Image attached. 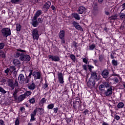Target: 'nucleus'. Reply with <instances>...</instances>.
<instances>
[{"mask_svg": "<svg viewBox=\"0 0 125 125\" xmlns=\"http://www.w3.org/2000/svg\"><path fill=\"white\" fill-rule=\"evenodd\" d=\"M114 119H115V120H116L117 121H119V120H120V116H119V115H115Z\"/></svg>", "mask_w": 125, "mask_h": 125, "instance_id": "nucleus-58", "label": "nucleus"}, {"mask_svg": "<svg viewBox=\"0 0 125 125\" xmlns=\"http://www.w3.org/2000/svg\"><path fill=\"white\" fill-rule=\"evenodd\" d=\"M38 112V108H36L34 110L32 113L30 114L31 116V119L30 121V122H34V121H36V115H37V112Z\"/></svg>", "mask_w": 125, "mask_h": 125, "instance_id": "nucleus-9", "label": "nucleus"}, {"mask_svg": "<svg viewBox=\"0 0 125 125\" xmlns=\"http://www.w3.org/2000/svg\"><path fill=\"white\" fill-rule=\"evenodd\" d=\"M84 114H85V115H86V114H87L88 113V110L86 109L83 112Z\"/></svg>", "mask_w": 125, "mask_h": 125, "instance_id": "nucleus-62", "label": "nucleus"}, {"mask_svg": "<svg viewBox=\"0 0 125 125\" xmlns=\"http://www.w3.org/2000/svg\"><path fill=\"white\" fill-rule=\"evenodd\" d=\"M32 36L34 40H36V41L39 40L40 36L39 35V31H38V29H35L32 31Z\"/></svg>", "mask_w": 125, "mask_h": 125, "instance_id": "nucleus-4", "label": "nucleus"}, {"mask_svg": "<svg viewBox=\"0 0 125 125\" xmlns=\"http://www.w3.org/2000/svg\"><path fill=\"white\" fill-rule=\"evenodd\" d=\"M112 64L113 66H118V61L115 60H113L112 61Z\"/></svg>", "mask_w": 125, "mask_h": 125, "instance_id": "nucleus-35", "label": "nucleus"}, {"mask_svg": "<svg viewBox=\"0 0 125 125\" xmlns=\"http://www.w3.org/2000/svg\"><path fill=\"white\" fill-rule=\"evenodd\" d=\"M31 24L33 27H37L39 25V22L37 21V19H35V18H33Z\"/></svg>", "mask_w": 125, "mask_h": 125, "instance_id": "nucleus-18", "label": "nucleus"}, {"mask_svg": "<svg viewBox=\"0 0 125 125\" xmlns=\"http://www.w3.org/2000/svg\"><path fill=\"white\" fill-rule=\"evenodd\" d=\"M20 125L19 120L18 119H17L15 122V125Z\"/></svg>", "mask_w": 125, "mask_h": 125, "instance_id": "nucleus-54", "label": "nucleus"}, {"mask_svg": "<svg viewBox=\"0 0 125 125\" xmlns=\"http://www.w3.org/2000/svg\"><path fill=\"white\" fill-rule=\"evenodd\" d=\"M17 92L16 91H14L13 93V96L15 98V99H17Z\"/></svg>", "mask_w": 125, "mask_h": 125, "instance_id": "nucleus-49", "label": "nucleus"}, {"mask_svg": "<svg viewBox=\"0 0 125 125\" xmlns=\"http://www.w3.org/2000/svg\"><path fill=\"white\" fill-rule=\"evenodd\" d=\"M102 76L104 79H106V78H108L109 76V71L107 70H104L102 73Z\"/></svg>", "mask_w": 125, "mask_h": 125, "instance_id": "nucleus-16", "label": "nucleus"}, {"mask_svg": "<svg viewBox=\"0 0 125 125\" xmlns=\"http://www.w3.org/2000/svg\"><path fill=\"white\" fill-rule=\"evenodd\" d=\"M113 80L114 83H119V78H118L117 77H115L114 78H113Z\"/></svg>", "mask_w": 125, "mask_h": 125, "instance_id": "nucleus-38", "label": "nucleus"}, {"mask_svg": "<svg viewBox=\"0 0 125 125\" xmlns=\"http://www.w3.org/2000/svg\"><path fill=\"white\" fill-rule=\"evenodd\" d=\"M0 125H5L4 122L2 120H0Z\"/></svg>", "mask_w": 125, "mask_h": 125, "instance_id": "nucleus-60", "label": "nucleus"}, {"mask_svg": "<svg viewBox=\"0 0 125 125\" xmlns=\"http://www.w3.org/2000/svg\"><path fill=\"white\" fill-rule=\"evenodd\" d=\"M41 14H42V11L39 10L37 11L33 18H34V19H37Z\"/></svg>", "mask_w": 125, "mask_h": 125, "instance_id": "nucleus-21", "label": "nucleus"}, {"mask_svg": "<svg viewBox=\"0 0 125 125\" xmlns=\"http://www.w3.org/2000/svg\"><path fill=\"white\" fill-rule=\"evenodd\" d=\"M4 73L6 74L7 76H8L9 74H10V71L9 68H7L6 70H4Z\"/></svg>", "mask_w": 125, "mask_h": 125, "instance_id": "nucleus-40", "label": "nucleus"}, {"mask_svg": "<svg viewBox=\"0 0 125 125\" xmlns=\"http://www.w3.org/2000/svg\"><path fill=\"white\" fill-rule=\"evenodd\" d=\"M95 47H96V45L95 44H92L89 46V50H94L95 49Z\"/></svg>", "mask_w": 125, "mask_h": 125, "instance_id": "nucleus-25", "label": "nucleus"}, {"mask_svg": "<svg viewBox=\"0 0 125 125\" xmlns=\"http://www.w3.org/2000/svg\"><path fill=\"white\" fill-rule=\"evenodd\" d=\"M51 8H52V10H54V11H55V10H56V8L54 5H52L51 6Z\"/></svg>", "mask_w": 125, "mask_h": 125, "instance_id": "nucleus-61", "label": "nucleus"}, {"mask_svg": "<svg viewBox=\"0 0 125 125\" xmlns=\"http://www.w3.org/2000/svg\"><path fill=\"white\" fill-rule=\"evenodd\" d=\"M88 69H89V70L90 71V72H91V71H92V70H91V69H93V68H94V67H93V66H92L91 65H88Z\"/></svg>", "mask_w": 125, "mask_h": 125, "instance_id": "nucleus-46", "label": "nucleus"}, {"mask_svg": "<svg viewBox=\"0 0 125 125\" xmlns=\"http://www.w3.org/2000/svg\"><path fill=\"white\" fill-rule=\"evenodd\" d=\"M84 11H85V7L83 6H81L78 9V12L79 14H83Z\"/></svg>", "mask_w": 125, "mask_h": 125, "instance_id": "nucleus-17", "label": "nucleus"}, {"mask_svg": "<svg viewBox=\"0 0 125 125\" xmlns=\"http://www.w3.org/2000/svg\"><path fill=\"white\" fill-rule=\"evenodd\" d=\"M20 110L21 111V112H22V113H24V112H25V107L24 106H21L20 107Z\"/></svg>", "mask_w": 125, "mask_h": 125, "instance_id": "nucleus-50", "label": "nucleus"}, {"mask_svg": "<svg viewBox=\"0 0 125 125\" xmlns=\"http://www.w3.org/2000/svg\"><path fill=\"white\" fill-rule=\"evenodd\" d=\"M29 60H31V57L29 55H25L24 58V61L26 62H28Z\"/></svg>", "mask_w": 125, "mask_h": 125, "instance_id": "nucleus-28", "label": "nucleus"}, {"mask_svg": "<svg viewBox=\"0 0 125 125\" xmlns=\"http://www.w3.org/2000/svg\"><path fill=\"white\" fill-rule=\"evenodd\" d=\"M124 106H125V104L123 102H119L117 105V108L118 109H122V108H124Z\"/></svg>", "mask_w": 125, "mask_h": 125, "instance_id": "nucleus-22", "label": "nucleus"}, {"mask_svg": "<svg viewBox=\"0 0 125 125\" xmlns=\"http://www.w3.org/2000/svg\"><path fill=\"white\" fill-rule=\"evenodd\" d=\"M38 109L40 110V112L41 114H43V113H44V109L43 108H37V110Z\"/></svg>", "mask_w": 125, "mask_h": 125, "instance_id": "nucleus-57", "label": "nucleus"}, {"mask_svg": "<svg viewBox=\"0 0 125 125\" xmlns=\"http://www.w3.org/2000/svg\"><path fill=\"white\" fill-rule=\"evenodd\" d=\"M7 83L12 89H14L15 86H18V82L17 80L15 81V83H13V81L12 79H8Z\"/></svg>", "mask_w": 125, "mask_h": 125, "instance_id": "nucleus-2", "label": "nucleus"}, {"mask_svg": "<svg viewBox=\"0 0 125 125\" xmlns=\"http://www.w3.org/2000/svg\"><path fill=\"white\" fill-rule=\"evenodd\" d=\"M82 67L83 68V69L84 70V71H87V66L86 65V64H83L82 65Z\"/></svg>", "mask_w": 125, "mask_h": 125, "instance_id": "nucleus-43", "label": "nucleus"}, {"mask_svg": "<svg viewBox=\"0 0 125 125\" xmlns=\"http://www.w3.org/2000/svg\"><path fill=\"white\" fill-rule=\"evenodd\" d=\"M104 85L105 86V87H106V88H110L111 86H113L111 85V84H110V83L109 82H104Z\"/></svg>", "mask_w": 125, "mask_h": 125, "instance_id": "nucleus-24", "label": "nucleus"}, {"mask_svg": "<svg viewBox=\"0 0 125 125\" xmlns=\"http://www.w3.org/2000/svg\"><path fill=\"white\" fill-rule=\"evenodd\" d=\"M18 80L20 83H24V82H25V77L24 76V75L20 74L18 77Z\"/></svg>", "mask_w": 125, "mask_h": 125, "instance_id": "nucleus-14", "label": "nucleus"}, {"mask_svg": "<svg viewBox=\"0 0 125 125\" xmlns=\"http://www.w3.org/2000/svg\"><path fill=\"white\" fill-rule=\"evenodd\" d=\"M28 101L29 102V103L30 104H34V103H36V99L35 98V97L30 99Z\"/></svg>", "mask_w": 125, "mask_h": 125, "instance_id": "nucleus-23", "label": "nucleus"}, {"mask_svg": "<svg viewBox=\"0 0 125 125\" xmlns=\"http://www.w3.org/2000/svg\"><path fill=\"white\" fill-rule=\"evenodd\" d=\"M87 85L90 88H92L95 85V81L93 80L89 79V81L87 83Z\"/></svg>", "mask_w": 125, "mask_h": 125, "instance_id": "nucleus-11", "label": "nucleus"}, {"mask_svg": "<svg viewBox=\"0 0 125 125\" xmlns=\"http://www.w3.org/2000/svg\"><path fill=\"white\" fill-rule=\"evenodd\" d=\"M83 63H85V64H87L88 61H87V59H86V58H83Z\"/></svg>", "mask_w": 125, "mask_h": 125, "instance_id": "nucleus-51", "label": "nucleus"}, {"mask_svg": "<svg viewBox=\"0 0 125 125\" xmlns=\"http://www.w3.org/2000/svg\"><path fill=\"white\" fill-rule=\"evenodd\" d=\"M48 58L49 59H51L52 61L54 62H58V61H60V58L57 55H49Z\"/></svg>", "mask_w": 125, "mask_h": 125, "instance_id": "nucleus-7", "label": "nucleus"}, {"mask_svg": "<svg viewBox=\"0 0 125 125\" xmlns=\"http://www.w3.org/2000/svg\"><path fill=\"white\" fill-rule=\"evenodd\" d=\"M47 108V109H53V108H54V104H48Z\"/></svg>", "mask_w": 125, "mask_h": 125, "instance_id": "nucleus-31", "label": "nucleus"}, {"mask_svg": "<svg viewBox=\"0 0 125 125\" xmlns=\"http://www.w3.org/2000/svg\"><path fill=\"white\" fill-rule=\"evenodd\" d=\"M5 44L3 42L0 43V49H3Z\"/></svg>", "mask_w": 125, "mask_h": 125, "instance_id": "nucleus-41", "label": "nucleus"}, {"mask_svg": "<svg viewBox=\"0 0 125 125\" xmlns=\"http://www.w3.org/2000/svg\"><path fill=\"white\" fill-rule=\"evenodd\" d=\"M32 76L34 78V80H40L42 78V73L40 72L34 71L33 72Z\"/></svg>", "mask_w": 125, "mask_h": 125, "instance_id": "nucleus-5", "label": "nucleus"}, {"mask_svg": "<svg viewBox=\"0 0 125 125\" xmlns=\"http://www.w3.org/2000/svg\"><path fill=\"white\" fill-rule=\"evenodd\" d=\"M116 54V53H115V52H113L111 55H110V56H111V59H114V58H115V55Z\"/></svg>", "mask_w": 125, "mask_h": 125, "instance_id": "nucleus-44", "label": "nucleus"}, {"mask_svg": "<svg viewBox=\"0 0 125 125\" xmlns=\"http://www.w3.org/2000/svg\"><path fill=\"white\" fill-rule=\"evenodd\" d=\"M36 84L34 83H31L28 84L27 87L28 89L30 90H34L36 88Z\"/></svg>", "mask_w": 125, "mask_h": 125, "instance_id": "nucleus-15", "label": "nucleus"}, {"mask_svg": "<svg viewBox=\"0 0 125 125\" xmlns=\"http://www.w3.org/2000/svg\"><path fill=\"white\" fill-rule=\"evenodd\" d=\"M26 98V96H25V95L22 94L20 95L18 99V102H21V101H23V100L24 99H25Z\"/></svg>", "mask_w": 125, "mask_h": 125, "instance_id": "nucleus-19", "label": "nucleus"}, {"mask_svg": "<svg viewBox=\"0 0 125 125\" xmlns=\"http://www.w3.org/2000/svg\"><path fill=\"white\" fill-rule=\"evenodd\" d=\"M59 37L61 40L62 43H65V31H61L59 33Z\"/></svg>", "mask_w": 125, "mask_h": 125, "instance_id": "nucleus-3", "label": "nucleus"}, {"mask_svg": "<svg viewBox=\"0 0 125 125\" xmlns=\"http://www.w3.org/2000/svg\"><path fill=\"white\" fill-rule=\"evenodd\" d=\"M16 56L17 57H20V60L21 61H25V54L24 53H20L19 52H18L16 53Z\"/></svg>", "mask_w": 125, "mask_h": 125, "instance_id": "nucleus-10", "label": "nucleus"}, {"mask_svg": "<svg viewBox=\"0 0 125 125\" xmlns=\"http://www.w3.org/2000/svg\"><path fill=\"white\" fill-rule=\"evenodd\" d=\"M70 58L73 62H76V56H75L73 54H71L70 55Z\"/></svg>", "mask_w": 125, "mask_h": 125, "instance_id": "nucleus-36", "label": "nucleus"}, {"mask_svg": "<svg viewBox=\"0 0 125 125\" xmlns=\"http://www.w3.org/2000/svg\"><path fill=\"white\" fill-rule=\"evenodd\" d=\"M45 103H46V99L44 98H43L41 100L40 104H44Z\"/></svg>", "mask_w": 125, "mask_h": 125, "instance_id": "nucleus-34", "label": "nucleus"}, {"mask_svg": "<svg viewBox=\"0 0 125 125\" xmlns=\"http://www.w3.org/2000/svg\"><path fill=\"white\" fill-rule=\"evenodd\" d=\"M117 17V15L112 16L110 17V19H112V20H116Z\"/></svg>", "mask_w": 125, "mask_h": 125, "instance_id": "nucleus-52", "label": "nucleus"}, {"mask_svg": "<svg viewBox=\"0 0 125 125\" xmlns=\"http://www.w3.org/2000/svg\"><path fill=\"white\" fill-rule=\"evenodd\" d=\"M20 0H12L11 2H12V3H16V2H18Z\"/></svg>", "mask_w": 125, "mask_h": 125, "instance_id": "nucleus-59", "label": "nucleus"}, {"mask_svg": "<svg viewBox=\"0 0 125 125\" xmlns=\"http://www.w3.org/2000/svg\"><path fill=\"white\" fill-rule=\"evenodd\" d=\"M90 80H93L95 81H98V77H97V74L95 72H92L91 74Z\"/></svg>", "mask_w": 125, "mask_h": 125, "instance_id": "nucleus-12", "label": "nucleus"}, {"mask_svg": "<svg viewBox=\"0 0 125 125\" xmlns=\"http://www.w3.org/2000/svg\"><path fill=\"white\" fill-rule=\"evenodd\" d=\"M102 125H109V124L105 122H104L102 124Z\"/></svg>", "mask_w": 125, "mask_h": 125, "instance_id": "nucleus-64", "label": "nucleus"}, {"mask_svg": "<svg viewBox=\"0 0 125 125\" xmlns=\"http://www.w3.org/2000/svg\"><path fill=\"white\" fill-rule=\"evenodd\" d=\"M13 63L15 65H19L20 64V61L18 59H15L13 61Z\"/></svg>", "mask_w": 125, "mask_h": 125, "instance_id": "nucleus-29", "label": "nucleus"}, {"mask_svg": "<svg viewBox=\"0 0 125 125\" xmlns=\"http://www.w3.org/2000/svg\"><path fill=\"white\" fill-rule=\"evenodd\" d=\"M10 71V74H12V72L14 71H15V66L14 65L11 66L9 68H8Z\"/></svg>", "mask_w": 125, "mask_h": 125, "instance_id": "nucleus-26", "label": "nucleus"}, {"mask_svg": "<svg viewBox=\"0 0 125 125\" xmlns=\"http://www.w3.org/2000/svg\"><path fill=\"white\" fill-rule=\"evenodd\" d=\"M76 29L77 30H80V31H82V27L80 26L79 24H78L77 26H76Z\"/></svg>", "mask_w": 125, "mask_h": 125, "instance_id": "nucleus-53", "label": "nucleus"}, {"mask_svg": "<svg viewBox=\"0 0 125 125\" xmlns=\"http://www.w3.org/2000/svg\"><path fill=\"white\" fill-rule=\"evenodd\" d=\"M53 110H54V114H57V112H58V107L54 108Z\"/></svg>", "mask_w": 125, "mask_h": 125, "instance_id": "nucleus-48", "label": "nucleus"}, {"mask_svg": "<svg viewBox=\"0 0 125 125\" xmlns=\"http://www.w3.org/2000/svg\"><path fill=\"white\" fill-rule=\"evenodd\" d=\"M120 19L125 21V14L124 13H121L120 15Z\"/></svg>", "mask_w": 125, "mask_h": 125, "instance_id": "nucleus-30", "label": "nucleus"}, {"mask_svg": "<svg viewBox=\"0 0 125 125\" xmlns=\"http://www.w3.org/2000/svg\"><path fill=\"white\" fill-rule=\"evenodd\" d=\"M73 25L74 26V27H75V28H76V26L79 25V23H78L76 21H73Z\"/></svg>", "mask_w": 125, "mask_h": 125, "instance_id": "nucleus-56", "label": "nucleus"}, {"mask_svg": "<svg viewBox=\"0 0 125 125\" xmlns=\"http://www.w3.org/2000/svg\"><path fill=\"white\" fill-rule=\"evenodd\" d=\"M16 29H17V31H18V32H20V31L21 30V25H20L19 24H16Z\"/></svg>", "mask_w": 125, "mask_h": 125, "instance_id": "nucleus-32", "label": "nucleus"}, {"mask_svg": "<svg viewBox=\"0 0 125 125\" xmlns=\"http://www.w3.org/2000/svg\"><path fill=\"white\" fill-rule=\"evenodd\" d=\"M0 92H1V93H3V94H5V93H6V91H5L2 87L0 86Z\"/></svg>", "mask_w": 125, "mask_h": 125, "instance_id": "nucleus-33", "label": "nucleus"}, {"mask_svg": "<svg viewBox=\"0 0 125 125\" xmlns=\"http://www.w3.org/2000/svg\"><path fill=\"white\" fill-rule=\"evenodd\" d=\"M17 51H19L20 52H25V51H24V50H21V49H18Z\"/></svg>", "mask_w": 125, "mask_h": 125, "instance_id": "nucleus-63", "label": "nucleus"}, {"mask_svg": "<svg viewBox=\"0 0 125 125\" xmlns=\"http://www.w3.org/2000/svg\"><path fill=\"white\" fill-rule=\"evenodd\" d=\"M121 7H122V10L121 12H122V11H124V10H125V3H124L122 5H121Z\"/></svg>", "mask_w": 125, "mask_h": 125, "instance_id": "nucleus-45", "label": "nucleus"}, {"mask_svg": "<svg viewBox=\"0 0 125 125\" xmlns=\"http://www.w3.org/2000/svg\"><path fill=\"white\" fill-rule=\"evenodd\" d=\"M47 86H48V85H47V83L45 82L44 84L43 85V88H44V89H45V88H46Z\"/></svg>", "mask_w": 125, "mask_h": 125, "instance_id": "nucleus-55", "label": "nucleus"}, {"mask_svg": "<svg viewBox=\"0 0 125 125\" xmlns=\"http://www.w3.org/2000/svg\"><path fill=\"white\" fill-rule=\"evenodd\" d=\"M78 43H77V42H73L72 43V46H73L74 47H75V48H77L78 47V45H77Z\"/></svg>", "mask_w": 125, "mask_h": 125, "instance_id": "nucleus-39", "label": "nucleus"}, {"mask_svg": "<svg viewBox=\"0 0 125 125\" xmlns=\"http://www.w3.org/2000/svg\"><path fill=\"white\" fill-rule=\"evenodd\" d=\"M29 74L28 75V77L29 78V79H31V77H32V75H33V70H29Z\"/></svg>", "mask_w": 125, "mask_h": 125, "instance_id": "nucleus-47", "label": "nucleus"}, {"mask_svg": "<svg viewBox=\"0 0 125 125\" xmlns=\"http://www.w3.org/2000/svg\"><path fill=\"white\" fill-rule=\"evenodd\" d=\"M58 77L60 83H64V77H63V74H62V73H58Z\"/></svg>", "mask_w": 125, "mask_h": 125, "instance_id": "nucleus-13", "label": "nucleus"}, {"mask_svg": "<svg viewBox=\"0 0 125 125\" xmlns=\"http://www.w3.org/2000/svg\"><path fill=\"white\" fill-rule=\"evenodd\" d=\"M104 88H105V86H104V85L101 84L99 86V89L101 91L104 90Z\"/></svg>", "mask_w": 125, "mask_h": 125, "instance_id": "nucleus-37", "label": "nucleus"}, {"mask_svg": "<svg viewBox=\"0 0 125 125\" xmlns=\"http://www.w3.org/2000/svg\"><path fill=\"white\" fill-rule=\"evenodd\" d=\"M23 95H25V98H27L28 96L32 95V92L31 91H27Z\"/></svg>", "mask_w": 125, "mask_h": 125, "instance_id": "nucleus-27", "label": "nucleus"}, {"mask_svg": "<svg viewBox=\"0 0 125 125\" xmlns=\"http://www.w3.org/2000/svg\"><path fill=\"white\" fill-rule=\"evenodd\" d=\"M72 16H73L74 18L76 20H80L81 17H80V15L78 14V13H73L72 14Z\"/></svg>", "mask_w": 125, "mask_h": 125, "instance_id": "nucleus-20", "label": "nucleus"}, {"mask_svg": "<svg viewBox=\"0 0 125 125\" xmlns=\"http://www.w3.org/2000/svg\"><path fill=\"white\" fill-rule=\"evenodd\" d=\"M92 60L94 62V63L96 66H98V61H97V60L93 59Z\"/></svg>", "mask_w": 125, "mask_h": 125, "instance_id": "nucleus-42", "label": "nucleus"}, {"mask_svg": "<svg viewBox=\"0 0 125 125\" xmlns=\"http://www.w3.org/2000/svg\"><path fill=\"white\" fill-rule=\"evenodd\" d=\"M113 93V86H110L109 88H107L104 92V96H107L109 97L110 95H112Z\"/></svg>", "mask_w": 125, "mask_h": 125, "instance_id": "nucleus-6", "label": "nucleus"}, {"mask_svg": "<svg viewBox=\"0 0 125 125\" xmlns=\"http://www.w3.org/2000/svg\"><path fill=\"white\" fill-rule=\"evenodd\" d=\"M1 32L2 36L5 37V38H7L8 36H10V35H11L10 29L8 28H3L2 29Z\"/></svg>", "mask_w": 125, "mask_h": 125, "instance_id": "nucleus-1", "label": "nucleus"}, {"mask_svg": "<svg viewBox=\"0 0 125 125\" xmlns=\"http://www.w3.org/2000/svg\"><path fill=\"white\" fill-rule=\"evenodd\" d=\"M50 5H51V2L50 1H48L43 6L42 10L44 12H46L48 10L49 7H50Z\"/></svg>", "mask_w": 125, "mask_h": 125, "instance_id": "nucleus-8", "label": "nucleus"}]
</instances>
